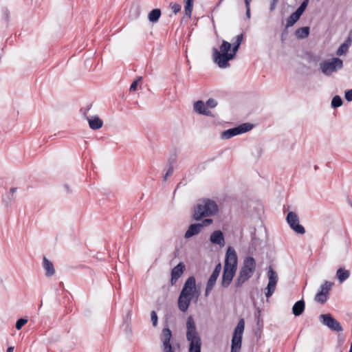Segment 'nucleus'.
Returning <instances> with one entry per match:
<instances>
[{"label":"nucleus","instance_id":"20","mask_svg":"<svg viewBox=\"0 0 352 352\" xmlns=\"http://www.w3.org/2000/svg\"><path fill=\"white\" fill-rule=\"evenodd\" d=\"M351 42L352 39L351 38H348L337 50L336 55L341 56L346 54L351 45Z\"/></svg>","mask_w":352,"mask_h":352},{"label":"nucleus","instance_id":"32","mask_svg":"<svg viewBox=\"0 0 352 352\" xmlns=\"http://www.w3.org/2000/svg\"><path fill=\"white\" fill-rule=\"evenodd\" d=\"M142 77L139 76L138 77L131 85L129 90L130 91H135L137 89L138 85L140 81H141Z\"/></svg>","mask_w":352,"mask_h":352},{"label":"nucleus","instance_id":"3","mask_svg":"<svg viewBox=\"0 0 352 352\" xmlns=\"http://www.w3.org/2000/svg\"><path fill=\"white\" fill-rule=\"evenodd\" d=\"M238 258L236 252L232 247H228L226 254L225 264L221 284L227 287L231 283L236 273Z\"/></svg>","mask_w":352,"mask_h":352},{"label":"nucleus","instance_id":"43","mask_svg":"<svg viewBox=\"0 0 352 352\" xmlns=\"http://www.w3.org/2000/svg\"><path fill=\"white\" fill-rule=\"evenodd\" d=\"M246 16L248 19L250 18V8H246Z\"/></svg>","mask_w":352,"mask_h":352},{"label":"nucleus","instance_id":"45","mask_svg":"<svg viewBox=\"0 0 352 352\" xmlns=\"http://www.w3.org/2000/svg\"><path fill=\"white\" fill-rule=\"evenodd\" d=\"M14 351V346H10L7 349V352H13Z\"/></svg>","mask_w":352,"mask_h":352},{"label":"nucleus","instance_id":"26","mask_svg":"<svg viewBox=\"0 0 352 352\" xmlns=\"http://www.w3.org/2000/svg\"><path fill=\"white\" fill-rule=\"evenodd\" d=\"M301 15L297 11L292 13L287 21V27L292 26L300 19Z\"/></svg>","mask_w":352,"mask_h":352},{"label":"nucleus","instance_id":"14","mask_svg":"<svg viewBox=\"0 0 352 352\" xmlns=\"http://www.w3.org/2000/svg\"><path fill=\"white\" fill-rule=\"evenodd\" d=\"M210 240L212 243L219 245L221 248L225 245L224 236L220 230L213 232L210 235Z\"/></svg>","mask_w":352,"mask_h":352},{"label":"nucleus","instance_id":"35","mask_svg":"<svg viewBox=\"0 0 352 352\" xmlns=\"http://www.w3.org/2000/svg\"><path fill=\"white\" fill-rule=\"evenodd\" d=\"M206 104L207 107L214 108L217 106V102L214 99L210 98L207 100Z\"/></svg>","mask_w":352,"mask_h":352},{"label":"nucleus","instance_id":"33","mask_svg":"<svg viewBox=\"0 0 352 352\" xmlns=\"http://www.w3.org/2000/svg\"><path fill=\"white\" fill-rule=\"evenodd\" d=\"M170 7L175 14H177L181 10V6L177 3H171Z\"/></svg>","mask_w":352,"mask_h":352},{"label":"nucleus","instance_id":"12","mask_svg":"<svg viewBox=\"0 0 352 352\" xmlns=\"http://www.w3.org/2000/svg\"><path fill=\"white\" fill-rule=\"evenodd\" d=\"M286 219L289 227L294 232L300 234H303L305 233V230L304 227L299 223V219L296 213L293 212H288Z\"/></svg>","mask_w":352,"mask_h":352},{"label":"nucleus","instance_id":"27","mask_svg":"<svg viewBox=\"0 0 352 352\" xmlns=\"http://www.w3.org/2000/svg\"><path fill=\"white\" fill-rule=\"evenodd\" d=\"M185 14L190 18L193 8V0H184Z\"/></svg>","mask_w":352,"mask_h":352},{"label":"nucleus","instance_id":"24","mask_svg":"<svg viewBox=\"0 0 352 352\" xmlns=\"http://www.w3.org/2000/svg\"><path fill=\"white\" fill-rule=\"evenodd\" d=\"M309 27H302L298 28L295 32V36L298 39L305 38L309 36Z\"/></svg>","mask_w":352,"mask_h":352},{"label":"nucleus","instance_id":"18","mask_svg":"<svg viewBox=\"0 0 352 352\" xmlns=\"http://www.w3.org/2000/svg\"><path fill=\"white\" fill-rule=\"evenodd\" d=\"M172 338V333L169 328H164L162 334V341L163 347L171 346L170 340Z\"/></svg>","mask_w":352,"mask_h":352},{"label":"nucleus","instance_id":"10","mask_svg":"<svg viewBox=\"0 0 352 352\" xmlns=\"http://www.w3.org/2000/svg\"><path fill=\"white\" fill-rule=\"evenodd\" d=\"M268 284L265 288V296L267 298L270 297L276 289V286L278 283V276L277 273L270 267L267 272Z\"/></svg>","mask_w":352,"mask_h":352},{"label":"nucleus","instance_id":"38","mask_svg":"<svg viewBox=\"0 0 352 352\" xmlns=\"http://www.w3.org/2000/svg\"><path fill=\"white\" fill-rule=\"evenodd\" d=\"M173 173V167H170L167 171L165 175L164 176V181H166L169 176H170Z\"/></svg>","mask_w":352,"mask_h":352},{"label":"nucleus","instance_id":"2","mask_svg":"<svg viewBox=\"0 0 352 352\" xmlns=\"http://www.w3.org/2000/svg\"><path fill=\"white\" fill-rule=\"evenodd\" d=\"M200 292L197 289L196 280L194 276H190L186 280L178 298V308L182 312H186L192 300L197 301Z\"/></svg>","mask_w":352,"mask_h":352},{"label":"nucleus","instance_id":"23","mask_svg":"<svg viewBox=\"0 0 352 352\" xmlns=\"http://www.w3.org/2000/svg\"><path fill=\"white\" fill-rule=\"evenodd\" d=\"M221 265L220 263H219L215 267L214 271L212 272V274H211L210 277L209 278V280H208V283L214 286L217 279L221 272Z\"/></svg>","mask_w":352,"mask_h":352},{"label":"nucleus","instance_id":"29","mask_svg":"<svg viewBox=\"0 0 352 352\" xmlns=\"http://www.w3.org/2000/svg\"><path fill=\"white\" fill-rule=\"evenodd\" d=\"M327 298H328L327 294L318 292L316 294L314 300L318 302L323 304L327 300Z\"/></svg>","mask_w":352,"mask_h":352},{"label":"nucleus","instance_id":"41","mask_svg":"<svg viewBox=\"0 0 352 352\" xmlns=\"http://www.w3.org/2000/svg\"><path fill=\"white\" fill-rule=\"evenodd\" d=\"M278 0H272L270 5V10L273 11L275 9L276 5L278 3Z\"/></svg>","mask_w":352,"mask_h":352},{"label":"nucleus","instance_id":"37","mask_svg":"<svg viewBox=\"0 0 352 352\" xmlns=\"http://www.w3.org/2000/svg\"><path fill=\"white\" fill-rule=\"evenodd\" d=\"M345 98L347 101H352V89L345 91Z\"/></svg>","mask_w":352,"mask_h":352},{"label":"nucleus","instance_id":"13","mask_svg":"<svg viewBox=\"0 0 352 352\" xmlns=\"http://www.w3.org/2000/svg\"><path fill=\"white\" fill-rule=\"evenodd\" d=\"M186 270V265L183 262L179 263L175 267H174L170 272V283L174 285L177 280L182 276Z\"/></svg>","mask_w":352,"mask_h":352},{"label":"nucleus","instance_id":"1","mask_svg":"<svg viewBox=\"0 0 352 352\" xmlns=\"http://www.w3.org/2000/svg\"><path fill=\"white\" fill-rule=\"evenodd\" d=\"M243 41V34H239L236 36L235 41L232 45L223 41L219 49L214 47L212 49V59L220 68H226L230 66L229 61L234 59L236 54Z\"/></svg>","mask_w":352,"mask_h":352},{"label":"nucleus","instance_id":"15","mask_svg":"<svg viewBox=\"0 0 352 352\" xmlns=\"http://www.w3.org/2000/svg\"><path fill=\"white\" fill-rule=\"evenodd\" d=\"M89 127L92 130H98L103 126V121L97 116L87 117Z\"/></svg>","mask_w":352,"mask_h":352},{"label":"nucleus","instance_id":"34","mask_svg":"<svg viewBox=\"0 0 352 352\" xmlns=\"http://www.w3.org/2000/svg\"><path fill=\"white\" fill-rule=\"evenodd\" d=\"M309 1H303L300 7L296 10L298 12H299L300 14H302L305 10L306 9Z\"/></svg>","mask_w":352,"mask_h":352},{"label":"nucleus","instance_id":"31","mask_svg":"<svg viewBox=\"0 0 352 352\" xmlns=\"http://www.w3.org/2000/svg\"><path fill=\"white\" fill-rule=\"evenodd\" d=\"M28 322V320L25 318H21L16 322L15 327L17 330H21V328Z\"/></svg>","mask_w":352,"mask_h":352},{"label":"nucleus","instance_id":"36","mask_svg":"<svg viewBox=\"0 0 352 352\" xmlns=\"http://www.w3.org/2000/svg\"><path fill=\"white\" fill-rule=\"evenodd\" d=\"M151 319L153 323V325L155 327L157 324V316L155 311H152L151 313Z\"/></svg>","mask_w":352,"mask_h":352},{"label":"nucleus","instance_id":"48","mask_svg":"<svg viewBox=\"0 0 352 352\" xmlns=\"http://www.w3.org/2000/svg\"><path fill=\"white\" fill-rule=\"evenodd\" d=\"M268 352H270V350H268Z\"/></svg>","mask_w":352,"mask_h":352},{"label":"nucleus","instance_id":"46","mask_svg":"<svg viewBox=\"0 0 352 352\" xmlns=\"http://www.w3.org/2000/svg\"><path fill=\"white\" fill-rule=\"evenodd\" d=\"M16 190V188H12L10 189L11 192L14 193Z\"/></svg>","mask_w":352,"mask_h":352},{"label":"nucleus","instance_id":"16","mask_svg":"<svg viewBox=\"0 0 352 352\" xmlns=\"http://www.w3.org/2000/svg\"><path fill=\"white\" fill-rule=\"evenodd\" d=\"M203 228V224H199V223H195V224H191L188 230H186V233H185V238L186 239H189L195 235H197L198 234L201 228Z\"/></svg>","mask_w":352,"mask_h":352},{"label":"nucleus","instance_id":"28","mask_svg":"<svg viewBox=\"0 0 352 352\" xmlns=\"http://www.w3.org/2000/svg\"><path fill=\"white\" fill-rule=\"evenodd\" d=\"M333 283L329 281H324L320 287V289L318 292L321 293H324L328 295Z\"/></svg>","mask_w":352,"mask_h":352},{"label":"nucleus","instance_id":"47","mask_svg":"<svg viewBox=\"0 0 352 352\" xmlns=\"http://www.w3.org/2000/svg\"><path fill=\"white\" fill-rule=\"evenodd\" d=\"M349 352H352V343L351 344L350 351Z\"/></svg>","mask_w":352,"mask_h":352},{"label":"nucleus","instance_id":"9","mask_svg":"<svg viewBox=\"0 0 352 352\" xmlns=\"http://www.w3.org/2000/svg\"><path fill=\"white\" fill-rule=\"evenodd\" d=\"M252 125L250 123H244L236 127L226 130L221 133V138L228 140L235 135H240L250 131Z\"/></svg>","mask_w":352,"mask_h":352},{"label":"nucleus","instance_id":"7","mask_svg":"<svg viewBox=\"0 0 352 352\" xmlns=\"http://www.w3.org/2000/svg\"><path fill=\"white\" fill-rule=\"evenodd\" d=\"M319 67L324 75L329 76L342 69L343 61L338 57L328 58L320 62Z\"/></svg>","mask_w":352,"mask_h":352},{"label":"nucleus","instance_id":"30","mask_svg":"<svg viewBox=\"0 0 352 352\" xmlns=\"http://www.w3.org/2000/svg\"><path fill=\"white\" fill-rule=\"evenodd\" d=\"M342 104V98L339 96H336L333 98L331 100V106L333 108H337L340 107Z\"/></svg>","mask_w":352,"mask_h":352},{"label":"nucleus","instance_id":"6","mask_svg":"<svg viewBox=\"0 0 352 352\" xmlns=\"http://www.w3.org/2000/svg\"><path fill=\"white\" fill-rule=\"evenodd\" d=\"M256 261L252 257H248L243 261V265L235 281L236 287H241L252 276L256 270Z\"/></svg>","mask_w":352,"mask_h":352},{"label":"nucleus","instance_id":"5","mask_svg":"<svg viewBox=\"0 0 352 352\" xmlns=\"http://www.w3.org/2000/svg\"><path fill=\"white\" fill-rule=\"evenodd\" d=\"M186 338L190 342L189 352H201V338L196 330L195 321L191 316L186 321Z\"/></svg>","mask_w":352,"mask_h":352},{"label":"nucleus","instance_id":"22","mask_svg":"<svg viewBox=\"0 0 352 352\" xmlns=\"http://www.w3.org/2000/svg\"><path fill=\"white\" fill-rule=\"evenodd\" d=\"M350 271L344 268H339L336 272V276L340 283L348 279L350 276Z\"/></svg>","mask_w":352,"mask_h":352},{"label":"nucleus","instance_id":"25","mask_svg":"<svg viewBox=\"0 0 352 352\" xmlns=\"http://www.w3.org/2000/svg\"><path fill=\"white\" fill-rule=\"evenodd\" d=\"M161 16V11L160 9H154L151 10L148 15V19L151 23H156Z\"/></svg>","mask_w":352,"mask_h":352},{"label":"nucleus","instance_id":"17","mask_svg":"<svg viewBox=\"0 0 352 352\" xmlns=\"http://www.w3.org/2000/svg\"><path fill=\"white\" fill-rule=\"evenodd\" d=\"M194 110L202 115L210 116L211 112L207 109L206 104L201 100L197 101L194 104Z\"/></svg>","mask_w":352,"mask_h":352},{"label":"nucleus","instance_id":"42","mask_svg":"<svg viewBox=\"0 0 352 352\" xmlns=\"http://www.w3.org/2000/svg\"><path fill=\"white\" fill-rule=\"evenodd\" d=\"M164 352H174V351L172 349V346L164 347Z\"/></svg>","mask_w":352,"mask_h":352},{"label":"nucleus","instance_id":"19","mask_svg":"<svg viewBox=\"0 0 352 352\" xmlns=\"http://www.w3.org/2000/svg\"><path fill=\"white\" fill-rule=\"evenodd\" d=\"M43 265L45 272V275L47 277H50L54 275L55 269L54 267V265L46 257L43 258Z\"/></svg>","mask_w":352,"mask_h":352},{"label":"nucleus","instance_id":"11","mask_svg":"<svg viewBox=\"0 0 352 352\" xmlns=\"http://www.w3.org/2000/svg\"><path fill=\"white\" fill-rule=\"evenodd\" d=\"M320 322L329 327L330 329L335 331H341L342 328L339 322H338L332 316L329 314H321L319 316Z\"/></svg>","mask_w":352,"mask_h":352},{"label":"nucleus","instance_id":"4","mask_svg":"<svg viewBox=\"0 0 352 352\" xmlns=\"http://www.w3.org/2000/svg\"><path fill=\"white\" fill-rule=\"evenodd\" d=\"M218 212V206L215 201L209 199L199 200L194 206L192 218L199 221L204 217L214 215Z\"/></svg>","mask_w":352,"mask_h":352},{"label":"nucleus","instance_id":"40","mask_svg":"<svg viewBox=\"0 0 352 352\" xmlns=\"http://www.w3.org/2000/svg\"><path fill=\"white\" fill-rule=\"evenodd\" d=\"M212 222V220L211 219H206L205 220H204V221L201 224H203V227H204L205 226L211 224Z\"/></svg>","mask_w":352,"mask_h":352},{"label":"nucleus","instance_id":"8","mask_svg":"<svg viewBox=\"0 0 352 352\" xmlns=\"http://www.w3.org/2000/svg\"><path fill=\"white\" fill-rule=\"evenodd\" d=\"M244 328L245 321L241 318L234 329L232 339V352H237L240 349Z\"/></svg>","mask_w":352,"mask_h":352},{"label":"nucleus","instance_id":"44","mask_svg":"<svg viewBox=\"0 0 352 352\" xmlns=\"http://www.w3.org/2000/svg\"><path fill=\"white\" fill-rule=\"evenodd\" d=\"M252 0H245V7L246 8H250V3H251Z\"/></svg>","mask_w":352,"mask_h":352},{"label":"nucleus","instance_id":"21","mask_svg":"<svg viewBox=\"0 0 352 352\" xmlns=\"http://www.w3.org/2000/svg\"><path fill=\"white\" fill-rule=\"evenodd\" d=\"M305 302L302 300L297 301L292 307V313L294 316H298L301 315L305 310Z\"/></svg>","mask_w":352,"mask_h":352},{"label":"nucleus","instance_id":"39","mask_svg":"<svg viewBox=\"0 0 352 352\" xmlns=\"http://www.w3.org/2000/svg\"><path fill=\"white\" fill-rule=\"evenodd\" d=\"M213 287H214V285H210L207 283V285H206V291H205L206 296H207L209 294V293L212 291Z\"/></svg>","mask_w":352,"mask_h":352}]
</instances>
